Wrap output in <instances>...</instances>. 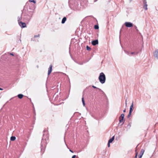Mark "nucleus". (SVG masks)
Instances as JSON below:
<instances>
[{
    "label": "nucleus",
    "instance_id": "9",
    "mask_svg": "<svg viewBox=\"0 0 158 158\" xmlns=\"http://www.w3.org/2000/svg\"><path fill=\"white\" fill-rule=\"evenodd\" d=\"M91 43L92 45L94 46H95L98 44V40L97 39L93 40L91 42Z\"/></svg>",
    "mask_w": 158,
    "mask_h": 158
},
{
    "label": "nucleus",
    "instance_id": "3",
    "mask_svg": "<svg viewBox=\"0 0 158 158\" xmlns=\"http://www.w3.org/2000/svg\"><path fill=\"white\" fill-rule=\"evenodd\" d=\"M98 79L101 83L103 84L105 83L106 77L105 75L102 72L100 73L98 77Z\"/></svg>",
    "mask_w": 158,
    "mask_h": 158
},
{
    "label": "nucleus",
    "instance_id": "37",
    "mask_svg": "<svg viewBox=\"0 0 158 158\" xmlns=\"http://www.w3.org/2000/svg\"><path fill=\"white\" fill-rule=\"evenodd\" d=\"M69 151L72 153H73V152L71 149H69Z\"/></svg>",
    "mask_w": 158,
    "mask_h": 158
},
{
    "label": "nucleus",
    "instance_id": "31",
    "mask_svg": "<svg viewBox=\"0 0 158 158\" xmlns=\"http://www.w3.org/2000/svg\"><path fill=\"white\" fill-rule=\"evenodd\" d=\"M44 133H47V130H44Z\"/></svg>",
    "mask_w": 158,
    "mask_h": 158
},
{
    "label": "nucleus",
    "instance_id": "24",
    "mask_svg": "<svg viewBox=\"0 0 158 158\" xmlns=\"http://www.w3.org/2000/svg\"><path fill=\"white\" fill-rule=\"evenodd\" d=\"M31 41H37L38 42H39V40H35V39H33V38H31Z\"/></svg>",
    "mask_w": 158,
    "mask_h": 158
},
{
    "label": "nucleus",
    "instance_id": "27",
    "mask_svg": "<svg viewBox=\"0 0 158 158\" xmlns=\"http://www.w3.org/2000/svg\"><path fill=\"white\" fill-rule=\"evenodd\" d=\"M138 52H131L130 54H135L136 55H137L138 54Z\"/></svg>",
    "mask_w": 158,
    "mask_h": 158
},
{
    "label": "nucleus",
    "instance_id": "18",
    "mask_svg": "<svg viewBox=\"0 0 158 158\" xmlns=\"http://www.w3.org/2000/svg\"><path fill=\"white\" fill-rule=\"evenodd\" d=\"M82 102L83 106H85V103L84 100V98L83 97H82Z\"/></svg>",
    "mask_w": 158,
    "mask_h": 158
},
{
    "label": "nucleus",
    "instance_id": "22",
    "mask_svg": "<svg viewBox=\"0 0 158 158\" xmlns=\"http://www.w3.org/2000/svg\"><path fill=\"white\" fill-rule=\"evenodd\" d=\"M29 1L30 2H32L34 4H35L36 2V1L34 0H29Z\"/></svg>",
    "mask_w": 158,
    "mask_h": 158
},
{
    "label": "nucleus",
    "instance_id": "40",
    "mask_svg": "<svg viewBox=\"0 0 158 158\" xmlns=\"http://www.w3.org/2000/svg\"><path fill=\"white\" fill-rule=\"evenodd\" d=\"M3 90V89L0 88V90Z\"/></svg>",
    "mask_w": 158,
    "mask_h": 158
},
{
    "label": "nucleus",
    "instance_id": "26",
    "mask_svg": "<svg viewBox=\"0 0 158 158\" xmlns=\"http://www.w3.org/2000/svg\"><path fill=\"white\" fill-rule=\"evenodd\" d=\"M40 35L38 34V35H35L34 36V38H35L36 37H40Z\"/></svg>",
    "mask_w": 158,
    "mask_h": 158
},
{
    "label": "nucleus",
    "instance_id": "41",
    "mask_svg": "<svg viewBox=\"0 0 158 158\" xmlns=\"http://www.w3.org/2000/svg\"><path fill=\"white\" fill-rule=\"evenodd\" d=\"M132 0H129V2H131L132 1Z\"/></svg>",
    "mask_w": 158,
    "mask_h": 158
},
{
    "label": "nucleus",
    "instance_id": "34",
    "mask_svg": "<svg viewBox=\"0 0 158 158\" xmlns=\"http://www.w3.org/2000/svg\"><path fill=\"white\" fill-rule=\"evenodd\" d=\"M136 31L137 32V33H139V30H138V29H136Z\"/></svg>",
    "mask_w": 158,
    "mask_h": 158
},
{
    "label": "nucleus",
    "instance_id": "13",
    "mask_svg": "<svg viewBox=\"0 0 158 158\" xmlns=\"http://www.w3.org/2000/svg\"><path fill=\"white\" fill-rule=\"evenodd\" d=\"M124 118H119V122L120 123H122L121 125H122L123 124L125 120H124Z\"/></svg>",
    "mask_w": 158,
    "mask_h": 158
},
{
    "label": "nucleus",
    "instance_id": "29",
    "mask_svg": "<svg viewBox=\"0 0 158 158\" xmlns=\"http://www.w3.org/2000/svg\"><path fill=\"white\" fill-rule=\"evenodd\" d=\"M131 113H130H130H129V114L127 116V118H129L131 116Z\"/></svg>",
    "mask_w": 158,
    "mask_h": 158
},
{
    "label": "nucleus",
    "instance_id": "21",
    "mask_svg": "<svg viewBox=\"0 0 158 158\" xmlns=\"http://www.w3.org/2000/svg\"><path fill=\"white\" fill-rule=\"evenodd\" d=\"M86 48L87 51H90L91 50V48L88 45L86 46Z\"/></svg>",
    "mask_w": 158,
    "mask_h": 158
},
{
    "label": "nucleus",
    "instance_id": "43",
    "mask_svg": "<svg viewBox=\"0 0 158 158\" xmlns=\"http://www.w3.org/2000/svg\"><path fill=\"white\" fill-rule=\"evenodd\" d=\"M64 142H65V141H64ZM65 143L66 145L67 146V144L66 143Z\"/></svg>",
    "mask_w": 158,
    "mask_h": 158
},
{
    "label": "nucleus",
    "instance_id": "30",
    "mask_svg": "<svg viewBox=\"0 0 158 158\" xmlns=\"http://www.w3.org/2000/svg\"><path fill=\"white\" fill-rule=\"evenodd\" d=\"M137 156H138V153L137 152H136V154H135V158H137Z\"/></svg>",
    "mask_w": 158,
    "mask_h": 158
},
{
    "label": "nucleus",
    "instance_id": "12",
    "mask_svg": "<svg viewBox=\"0 0 158 158\" xmlns=\"http://www.w3.org/2000/svg\"><path fill=\"white\" fill-rule=\"evenodd\" d=\"M52 70V65H50L48 68V75H49L51 73Z\"/></svg>",
    "mask_w": 158,
    "mask_h": 158
},
{
    "label": "nucleus",
    "instance_id": "5",
    "mask_svg": "<svg viewBox=\"0 0 158 158\" xmlns=\"http://www.w3.org/2000/svg\"><path fill=\"white\" fill-rule=\"evenodd\" d=\"M21 16L20 17H18V21L19 22V25L22 28H23L26 27V25L25 23L24 22H23L22 21L19 22V21L21 20Z\"/></svg>",
    "mask_w": 158,
    "mask_h": 158
},
{
    "label": "nucleus",
    "instance_id": "33",
    "mask_svg": "<svg viewBox=\"0 0 158 158\" xmlns=\"http://www.w3.org/2000/svg\"><path fill=\"white\" fill-rule=\"evenodd\" d=\"M110 143H109V142H108V147H110Z\"/></svg>",
    "mask_w": 158,
    "mask_h": 158
},
{
    "label": "nucleus",
    "instance_id": "8",
    "mask_svg": "<svg viewBox=\"0 0 158 158\" xmlns=\"http://www.w3.org/2000/svg\"><path fill=\"white\" fill-rule=\"evenodd\" d=\"M153 55L155 58L158 59V49L155 50L153 53Z\"/></svg>",
    "mask_w": 158,
    "mask_h": 158
},
{
    "label": "nucleus",
    "instance_id": "25",
    "mask_svg": "<svg viewBox=\"0 0 158 158\" xmlns=\"http://www.w3.org/2000/svg\"><path fill=\"white\" fill-rule=\"evenodd\" d=\"M124 52H125V53L127 54L128 55H129L130 56V53L129 52L127 51H125V50H124Z\"/></svg>",
    "mask_w": 158,
    "mask_h": 158
},
{
    "label": "nucleus",
    "instance_id": "20",
    "mask_svg": "<svg viewBox=\"0 0 158 158\" xmlns=\"http://www.w3.org/2000/svg\"><path fill=\"white\" fill-rule=\"evenodd\" d=\"M92 87L94 89H98L99 90H101L102 92H103V94H104V92H103V91H102L101 90V89H100L98 88H97V87H96V86H94V85L92 86Z\"/></svg>",
    "mask_w": 158,
    "mask_h": 158
},
{
    "label": "nucleus",
    "instance_id": "23",
    "mask_svg": "<svg viewBox=\"0 0 158 158\" xmlns=\"http://www.w3.org/2000/svg\"><path fill=\"white\" fill-rule=\"evenodd\" d=\"M124 115L123 114H121L120 116L119 117V118H124Z\"/></svg>",
    "mask_w": 158,
    "mask_h": 158
},
{
    "label": "nucleus",
    "instance_id": "7",
    "mask_svg": "<svg viewBox=\"0 0 158 158\" xmlns=\"http://www.w3.org/2000/svg\"><path fill=\"white\" fill-rule=\"evenodd\" d=\"M143 8L146 10H147V6L148 5L147 3L146 0H143Z\"/></svg>",
    "mask_w": 158,
    "mask_h": 158
},
{
    "label": "nucleus",
    "instance_id": "28",
    "mask_svg": "<svg viewBox=\"0 0 158 158\" xmlns=\"http://www.w3.org/2000/svg\"><path fill=\"white\" fill-rule=\"evenodd\" d=\"M127 126L128 127V128L130 129L131 127V123H129L128 125Z\"/></svg>",
    "mask_w": 158,
    "mask_h": 158
},
{
    "label": "nucleus",
    "instance_id": "39",
    "mask_svg": "<svg viewBox=\"0 0 158 158\" xmlns=\"http://www.w3.org/2000/svg\"><path fill=\"white\" fill-rule=\"evenodd\" d=\"M98 0H94V2H97Z\"/></svg>",
    "mask_w": 158,
    "mask_h": 158
},
{
    "label": "nucleus",
    "instance_id": "44",
    "mask_svg": "<svg viewBox=\"0 0 158 158\" xmlns=\"http://www.w3.org/2000/svg\"><path fill=\"white\" fill-rule=\"evenodd\" d=\"M126 102H127V100H126V104H127V103H126Z\"/></svg>",
    "mask_w": 158,
    "mask_h": 158
},
{
    "label": "nucleus",
    "instance_id": "32",
    "mask_svg": "<svg viewBox=\"0 0 158 158\" xmlns=\"http://www.w3.org/2000/svg\"><path fill=\"white\" fill-rule=\"evenodd\" d=\"M76 157V155H74L72 157V158H75Z\"/></svg>",
    "mask_w": 158,
    "mask_h": 158
},
{
    "label": "nucleus",
    "instance_id": "2",
    "mask_svg": "<svg viewBox=\"0 0 158 158\" xmlns=\"http://www.w3.org/2000/svg\"><path fill=\"white\" fill-rule=\"evenodd\" d=\"M48 137V134H47L46 135H45L44 134L43 135V137L42 139V141L41 143V152L42 153H43L45 151V148L46 147V140L45 138Z\"/></svg>",
    "mask_w": 158,
    "mask_h": 158
},
{
    "label": "nucleus",
    "instance_id": "19",
    "mask_svg": "<svg viewBox=\"0 0 158 158\" xmlns=\"http://www.w3.org/2000/svg\"><path fill=\"white\" fill-rule=\"evenodd\" d=\"M99 26L98 25H95L94 26V28L95 29L98 30L99 29Z\"/></svg>",
    "mask_w": 158,
    "mask_h": 158
},
{
    "label": "nucleus",
    "instance_id": "15",
    "mask_svg": "<svg viewBox=\"0 0 158 158\" xmlns=\"http://www.w3.org/2000/svg\"><path fill=\"white\" fill-rule=\"evenodd\" d=\"M67 20V18L66 17H63V18L62 19V21H61V23L62 24L64 23L65 21H66Z\"/></svg>",
    "mask_w": 158,
    "mask_h": 158
},
{
    "label": "nucleus",
    "instance_id": "6",
    "mask_svg": "<svg viewBox=\"0 0 158 158\" xmlns=\"http://www.w3.org/2000/svg\"><path fill=\"white\" fill-rule=\"evenodd\" d=\"M124 24L126 27H131L133 26V23L130 22H126Z\"/></svg>",
    "mask_w": 158,
    "mask_h": 158
},
{
    "label": "nucleus",
    "instance_id": "35",
    "mask_svg": "<svg viewBox=\"0 0 158 158\" xmlns=\"http://www.w3.org/2000/svg\"><path fill=\"white\" fill-rule=\"evenodd\" d=\"M134 27L135 28L136 30L137 29V27L136 26H134Z\"/></svg>",
    "mask_w": 158,
    "mask_h": 158
},
{
    "label": "nucleus",
    "instance_id": "11",
    "mask_svg": "<svg viewBox=\"0 0 158 158\" xmlns=\"http://www.w3.org/2000/svg\"><path fill=\"white\" fill-rule=\"evenodd\" d=\"M133 105H134L133 102H132V104H131V106H130V110H129V113H130V114L133 111Z\"/></svg>",
    "mask_w": 158,
    "mask_h": 158
},
{
    "label": "nucleus",
    "instance_id": "45",
    "mask_svg": "<svg viewBox=\"0 0 158 158\" xmlns=\"http://www.w3.org/2000/svg\"><path fill=\"white\" fill-rule=\"evenodd\" d=\"M83 64V63H82L81 64Z\"/></svg>",
    "mask_w": 158,
    "mask_h": 158
},
{
    "label": "nucleus",
    "instance_id": "36",
    "mask_svg": "<svg viewBox=\"0 0 158 158\" xmlns=\"http://www.w3.org/2000/svg\"><path fill=\"white\" fill-rule=\"evenodd\" d=\"M10 54L12 56H14V54H13L12 53H10Z\"/></svg>",
    "mask_w": 158,
    "mask_h": 158
},
{
    "label": "nucleus",
    "instance_id": "10",
    "mask_svg": "<svg viewBox=\"0 0 158 158\" xmlns=\"http://www.w3.org/2000/svg\"><path fill=\"white\" fill-rule=\"evenodd\" d=\"M145 151L143 149H141L139 155V158H141Z\"/></svg>",
    "mask_w": 158,
    "mask_h": 158
},
{
    "label": "nucleus",
    "instance_id": "46",
    "mask_svg": "<svg viewBox=\"0 0 158 158\" xmlns=\"http://www.w3.org/2000/svg\"><path fill=\"white\" fill-rule=\"evenodd\" d=\"M139 34L140 35H141V33H140L139 32Z\"/></svg>",
    "mask_w": 158,
    "mask_h": 158
},
{
    "label": "nucleus",
    "instance_id": "47",
    "mask_svg": "<svg viewBox=\"0 0 158 158\" xmlns=\"http://www.w3.org/2000/svg\"><path fill=\"white\" fill-rule=\"evenodd\" d=\"M33 108H34V107L33 105Z\"/></svg>",
    "mask_w": 158,
    "mask_h": 158
},
{
    "label": "nucleus",
    "instance_id": "17",
    "mask_svg": "<svg viewBox=\"0 0 158 158\" xmlns=\"http://www.w3.org/2000/svg\"><path fill=\"white\" fill-rule=\"evenodd\" d=\"M15 139H16V137L15 136H12L10 137V140L11 141H14L15 140Z\"/></svg>",
    "mask_w": 158,
    "mask_h": 158
},
{
    "label": "nucleus",
    "instance_id": "16",
    "mask_svg": "<svg viewBox=\"0 0 158 158\" xmlns=\"http://www.w3.org/2000/svg\"><path fill=\"white\" fill-rule=\"evenodd\" d=\"M23 96V94H19L18 95V97L19 99H22Z\"/></svg>",
    "mask_w": 158,
    "mask_h": 158
},
{
    "label": "nucleus",
    "instance_id": "48",
    "mask_svg": "<svg viewBox=\"0 0 158 158\" xmlns=\"http://www.w3.org/2000/svg\"><path fill=\"white\" fill-rule=\"evenodd\" d=\"M135 152H136V150H135Z\"/></svg>",
    "mask_w": 158,
    "mask_h": 158
},
{
    "label": "nucleus",
    "instance_id": "14",
    "mask_svg": "<svg viewBox=\"0 0 158 158\" xmlns=\"http://www.w3.org/2000/svg\"><path fill=\"white\" fill-rule=\"evenodd\" d=\"M114 136H113L108 141L109 142V143H111L114 140Z\"/></svg>",
    "mask_w": 158,
    "mask_h": 158
},
{
    "label": "nucleus",
    "instance_id": "4",
    "mask_svg": "<svg viewBox=\"0 0 158 158\" xmlns=\"http://www.w3.org/2000/svg\"><path fill=\"white\" fill-rule=\"evenodd\" d=\"M77 2L75 0H69V5L70 7L73 9L77 5Z\"/></svg>",
    "mask_w": 158,
    "mask_h": 158
},
{
    "label": "nucleus",
    "instance_id": "38",
    "mask_svg": "<svg viewBox=\"0 0 158 158\" xmlns=\"http://www.w3.org/2000/svg\"><path fill=\"white\" fill-rule=\"evenodd\" d=\"M126 109H125L123 110V112H126Z\"/></svg>",
    "mask_w": 158,
    "mask_h": 158
},
{
    "label": "nucleus",
    "instance_id": "42",
    "mask_svg": "<svg viewBox=\"0 0 158 158\" xmlns=\"http://www.w3.org/2000/svg\"><path fill=\"white\" fill-rule=\"evenodd\" d=\"M90 58H90L89 59V60H88L87 61V62L88 61H89V60H90Z\"/></svg>",
    "mask_w": 158,
    "mask_h": 158
},
{
    "label": "nucleus",
    "instance_id": "1",
    "mask_svg": "<svg viewBox=\"0 0 158 158\" xmlns=\"http://www.w3.org/2000/svg\"><path fill=\"white\" fill-rule=\"evenodd\" d=\"M34 8H31L29 6L26 8L24 7L22 13V18L24 21L27 23L30 21L34 13Z\"/></svg>",
    "mask_w": 158,
    "mask_h": 158
}]
</instances>
